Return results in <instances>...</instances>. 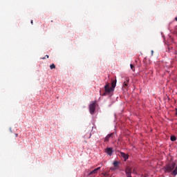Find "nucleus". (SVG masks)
I'll use <instances>...</instances> for the list:
<instances>
[{
    "label": "nucleus",
    "mask_w": 177,
    "mask_h": 177,
    "mask_svg": "<svg viewBox=\"0 0 177 177\" xmlns=\"http://www.w3.org/2000/svg\"><path fill=\"white\" fill-rule=\"evenodd\" d=\"M176 167V163H171L166 167V171H167V172H171V171H174V169H175Z\"/></svg>",
    "instance_id": "f03ea898"
},
{
    "label": "nucleus",
    "mask_w": 177,
    "mask_h": 177,
    "mask_svg": "<svg viewBox=\"0 0 177 177\" xmlns=\"http://www.w3.org/2000/svg\"><path fill=\"white\" fill-rule=\"evenodd\" d=\"M130 67L132 71H135V66H133V64H130Z\"/></svg>",
    "instance_id": "2eb2a0df"
},
{
    "label": "nucleus",
    "mask_w": 177,
    "mask_h": 177,
    "mask_svg": "<svg viewBox=\"0 0 177 177\" xmlns=\"http://www.w3.org/2000/svg\"><path fill=\"white\" fill-rule=\"evenodd\" d=\"M116 85H117V80H113V81L111 82V88H112V89L114 90V88H115Z\"/></svg>",
    "instance_id": "9d476101"
},
{
    "label": "nucleus",
    "mask_w": 177,
    "mask_h": 177,
    "mask_svg": "<svg viewBox=\"0 0 177 177\" xmlns=\"http://www.w3.org/2000/svg\"><path fill=\"white\" fill-rule=\"evenodd\" d=\"M30 23L31 24H34V22L32 21V20H31Z\"/></svg>",
    "instance_id": "a211bd4d"
},
{
    "label": "nucleus",
    "mask_w": 177,
    "mask_h": 177,
    "mask_svg": "<svg viewBox=\"0 0 177 177\" xmlns=\"http://www.w3.org/2000/svg\"><path fill=\"white\" fill-rule=\"evenodd\" d=\"M153 50H151V55H153Z\"/></svg>",
    "instance_id": "5701e85b"
},
{
    "label": "nucleus",
    "mask_w": 177,
    "mask_h": 177,
    "mask_svg": "<svg viewBox=\"0 0 177 177\" xmlns=\"http://www.w3.org/2000/svg\"><path fill=\"white\" fill-rule=\"evenodd\" d=\"M95 110H96V102H93L89 105V111L91 114L95 113Z\"/></svg>",
    "instance_id": "7ed1b4c3"
},
{
    "label": "nucleus",
    "mask_w": 177,
    "mask_h": 177,
    "mask_svg": "<svg viewBox=\"0 0 177 177\" xmlns=\"http://www.w3.org/2000/svg\"><path fill=\"white\" fill-rule=\"evenodd\" d=\"M106 153L109 154V156H111L113 154V149L112 148H106Z\"/></svg>",
    "instance_id": "6e6552de"
},
{
    "label": "nucleus",
    "mask_w": 177,
    "mask_h": 177,
    "mask_svg": "<svg viewBox=\"0 0 177 177\" xmlns=\"http://www.w3.org/2000/svg\"><path fill=\"white\" fill-rule=\"evenodd\" d=\"M141 177H147V176L142 175Z\"/></svg>",
    "instance_id": "4be33fe9"
},
{
    "label": "nucleus",
    "mask_w": 177,
    "mask_h": 177,
    "mask_svg": "<svg viewBox=\"0 0 177 177\" xmlns=\"http://www.w3.org/2000/svg\"><path fill=\"white\" fill-rule=\"evenodd\" d=\"M46 57H47V59H49V55H46Z\"/></svg>",
    "instance_id": "6ab92c4d"
},
{
    "label": "nucleus",
    "mask_w": 177,
    "mask_h": 177,
    "mask_svg": "<svg viewBox=\"0 0 177 177\" xmlns=\"http://www.w3.org/2000/svg\"><path fill=\"white\" fill-rule=\"evenodd\" d=\"M174 20H176V21H177V17L174 19Z\"/></svg>",
    "instance_id": "412c9836"
},
{
    "label": "nucleus",
    "mask_w": 177,
    "mask_h": 177,
    "mask_svg": "<svg viewBox=\"0 0 177 177\" xmlns=\"http://www.w3.org/2000/svg\"><path fill=\"white\" fill-rule=\"evenodd\" d=\"M110 169H111V171H117V169H118L113 166V167H111Z\"/></svg>",
    "instance_id": "dca6fc26"
},
{
    "label": "nucleus",
    "mask_w": 177,
    "mask_h": 177,
    "mask_svg": "<svg viewBox=\"0 0 177 177\" xmlns=\"http://www.w3.org/2000/svg\"><path fill=\"white\" fill-rule=\"evenodd\" d=\"M50 70H53V68H56V66L55 65V64H52L50 66Z\"/></svg>",
    "instance_id": "ddd939ff"
},
{
    "label": "nucleus",
    "mask_w": 177,
    "mask_h": 177,
    "mask_svg": "<svg viewBox=\"0 0 177 177\" xmlns=\"http://www.w3.org/2000/svg\"><path fill=\"white\" fill-rule=\"evenodd\" d=\"M113 135H114V133L108 134L104 139V142H109V139H110V138H113Z\"/></svg>",
    "instance_id": "423d86ee"
},
{
    "label": "nucleus",
    "mask_w": 177,
    "mask_h": 177,
    "mask_svg": "<svg viewBox=\"0 0 177 177\" xmlns=\"http://www.w3.org/2000/svg\"><path fill=\"white\" fill-rule=\"evenodd\" d=\"M100 170V167L95 169L94 170H93L92 171H91L88 175L91 176V175H93L95 174H97V171Z\"/></svg>",
    "instance_id": "39448f33"
},
{
    "label": "nucleus",
    "mask_w": 177,
    "mask_h": 177,
    "mask_svg": "<svg viewBox=\"0 0 177 177\" xmlns=\"http://www.w3.org/2000/svg\"><path fill=\"white\" fill-rule=\"evenodd\" d=\"M176 115H177V109H176Z\"/></svg>",
    "instance_id": "aec40b11"
},
{
    "label": "nucleus",
    "mask_w": 177,
    "mask_h": 177,
    "mask_svg": "<svg viewBox=\"0 0 177 177\" xmlns=\"http://www.w3.org/2000/svg\"><path fill=\"white\" fill-rule=\"evenodd\" d=\"M41 59L44 60V59H45V57H42Z\"/></svg>",
    "instance_id": "b1692460"
},
{
    "label": "nucleus",
    "mask_w": 177,
    "mask_h": 177,
    "mask_svg": "<svg viewBox=\"0 0 177 177\" xmlns=\"http://www.w3.org/2000/svg\"><path fill=\"white\" fill-rule=\"evenodd\" d=\"M113 164V167H115V168L118 169V166L120 165V162L117 160H115Z\"/></svg>",
    "instance_id": "9b49d317"
},
{
    "label": "nucleus",
    "mask_w": 177,
    "mask_h": 177,
    "mask_svg": "<svg viewBox=\"0 0 177 177\" xmlns=\"http://www.w3.org/2000/svg\"><path fill=\"white\" fill-rule=\"evenodd\" d=\"M129 84V78L127 77V78L126 79V82H124V83H123V86H124V88H127V86H128Z\"/></svg>",
    "instance_id": "1a4fd4ad"
},
{
    "label": "nucleus",
    "mask_w": 177,
    "mask_h": 177,
    "mask_svg": "<svg viewBox=\"0 0 177 177\" xmlns=\"http://www.w3.org/2000/svg\"><path fill=\"white\" fill-rule=\"evenodd\" d=\"M17 136H19V134L15 133V138H17Z\"/></svg>",
    "instance_id": "f3484780"
},
{
    "label": "nucleus",
    "mask_w": 177,
    "mask_h": 177,
    "mask_svg": "<svg viewBox=\"0 0 177 177\" xmlns=\"http://www.w3.org/2000/svg\"><path fill=\"white\" fill-rule=\"evenodd\" d=\"M170 139H171V142H175V140H176V137L172 136H171Z\"/></svg>",
    "instance_id": "4468645a"
},
{
    "label": "nucleus",
    "mask_w": 177,
    "mask_h": 177,
    "mask_svg": "<svg viewBox=\"0 0 177 177\" xmlns=\"http://www.w3.org/2000/svg\"><path fill=\"white\" fill-rule=\"evenodd\" d=\"M105 92L102 94V96H106L107 93H111V92H114V89L112 87H110V83H106L104 86Z\"/></svg>",
    "instance_id": "f257e3e1"
},
{
    "label": "nucleus",
    "mask_w": 177,
    "mask_h": 177,
    "mask_svg": "<svg viewBox=\"0 0 177 177\" xmlns=\"http://www.w3.org/2000/svg\"><path fill=\"white\" fill-rule=\"evenodd\" d=\"M120 156H122V158H124V161H127V160L128 158V154H126L124 152H120Z\"/></svg>",
    "instance_id": "0eeeda50"
},
{
    "label": "nucleus",
    "mask_w": 177,
    "mask_h": 177,
    "mask_svg": "<svg viewBox=\"0 0 177 177\" xmlns=\"http://www.w3.org/2000/svg\"><path fill=\"white\" fill-rule=\"evenodd\" d=\"M124 172L126 174L127 177H132V176L131 175L132 174V169L127 167L125 168Z\"/></svg>",
    "instance_id": "20e7f679"
},
{
    "label": "nucleus",
    "mask_w": 177,
    "mask_h": 177,
    "mask_svg": "<svg viewBox=\"0 0 177 177\" xmlns=\"http://www.w3.org/2000/svg\"><path fill=\"white\" fill-rule=\"evenodd\" d=\"M172 175L176 176L177 175V167L174 169L172 171Z\"/></svg>",
    "instance_id": "f8f14e48"
}]
</instances>
